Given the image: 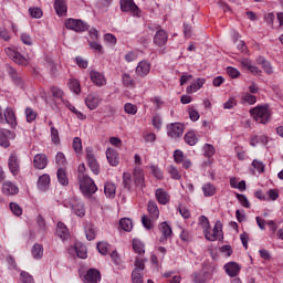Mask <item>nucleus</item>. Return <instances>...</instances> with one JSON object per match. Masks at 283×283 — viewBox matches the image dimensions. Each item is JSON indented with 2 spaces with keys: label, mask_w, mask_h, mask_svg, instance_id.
Here are the masks:
<instances>
[{
  "label": "nucleus",
  "mask_w": 283,
  "mask_h": 283,
  "mask_svg": "<svg viewBox=\"0 0 283 283\" xmlns=\"http://www.w3.org/2000/svg\"><path fill=\"white\" fill-rule=\"evenodd\" d=\"M75 63L78 65V67H82L83 70H87V60H83V57L77 56L75 57Z\"/></svg>",
  "instance_id": "69168bd1"
},
{
  "label": "nucleus",
  "mask_w": 283,
  "mask_h": 283,
  "mask_svg": "<svg viewBox=\"0 0 283 283\" xmlns=\"http://www.w3.org/2000/svg\"><path fill=\"white\" fill-rule=\"evenodd\" d=\"M133 249L135 253H138V255H144L145 253V244L138 239L133 240Z\"/></svg>",
  "instance_id": "72a5a7b5"
},
{
  "label": "nucleus",
  "mask_w": 283,
  "mask_h": 283,
  "mask_svg": "<svg viewBox=\"0 0 283 283\" xmlns=\"http://www.w3.org/2000/svg\"><path fill=\"white\" fill-rule=\"evenodd\" d=\"M33 166L35 169H45V167H48V156H45V154L35 155Z\"/></svg>",
  "instance_id": "a211bd4d"
},
{
  "label": "nucleus",
  "mask_w": 283,
  "mask_h": 283,
  "mask_svg": "<svg viewBox=\"0 0 283 283\" xmlns=\"http://www.w3.org/2000/svg\"><path fill=\"white\" fill-rule=\"evenodd\" d=\"M8 167L12 174V176H19V171L21 166L19 164V156L15 153H12L8 160Z\"/></svg>",
  "instance_id": "1a4fd4ad"
},
{
  "label": "nucleus",
  "mask_w": 283,
  "mask_h": 283,
  "mask_svg": "<svg viewBox=\"0 0 283 283\" xmlns=\"http://www.w3.org/2000/svg\"><path fill=\"white\" fill-rule=\"evenodd\" d=\"M71 209L78 218H83L85 216V205L81 201H73L71 203Z\"/></svg>",
  "instance_id": "412c9836"
},
{
  "label": "nucleus",
  "mask_w": 283,
  "mask_h": 283,
  "mask_svg": "<svg viewBox=\"0 0 283 283\" xmlns=\"http://www.w3.org/2000/svg\"><path fill=\"white\" fill-rule=\"evenodd\" d=\"M123 185L124 189H127V191H132V175L129 172L123 174Z\"/></svg>",
  "instance_id": "ea45409f"
},
{
  "label": "nucleus",
  "mask_w": 283,
  "mask_h": 283,
  "mask_svg": "<svg viewBox=\"0 0 283 283\" xmlns=\"http://www.w3.org/2000/svg\"><path fill=\"white\" fill-rule=\"evenodd\" d=\"M66 30H73V32H87L90 24L83 20L70 18L65 21Z\"/></svg>",
  "instance_id": "7ed1b4c3"
},
{
  "label": "nucleus",
  "mask_w": 283,
  "mask_h": 283,
  "mask_svg": "<svg viewBox=\"0 0 283 283\" xmlns=\"http://www.w3.org/2000/svg\"><path fill=\"white\" fill-rule=\"evenodd\" d=\"M205 238L209 242H216V240H224V234L222 233V222L217 221L214 223L212 233L211 229L205 232Z\"/></svg>",
  "instance_id": "39448f33"
},
{
  "label": "nucleus",
  "mask_w": 283,
  "mask_h": 283,
  "mask_svg": "<svg viewBox=\"0 0 283 283\" xmlns=\"http://www.w3.org/2000/svg\"><path fill=\"white\" fill-rule=\"evenodd\" d=\"M150 70H151V65L146 61H142L138 63L136 67V74L138 76H147Z\"/></svg>",
  "instance_id": "5701e85b"
},
{
  "label": "nucleus",
  "mask_w": 283,
  "mask_h": 283,
  "mask_svg": "<svg viewBox=\"0 0 283 283\" xmlns=\"http://www.w3.org/2000/svg\"><path fill=\"white\" fill-rule=\"evenodd\" d=\"M123 85L125 87H135L136 83L134 82V78H132V75L124 73L122 76Z\"/></svg>",
  "instance_id": "58836bf2"
},
{
  "label": "nucleus",
  "mask_w": 283,
  "mask_h": 283,
  "mask_svg": "<svg viewBox=\"0 0 283 283\" xmlns=\"http://www.w3.org/2000/svg\"><path fill=\"white\" fill-rule=\"evenodd\" d=\"M90 77L92 83H94V85H97V87H103V85L107 83V81L105 80V75H103L98 71H91Z\"/></svg>",
  "instance_id": "4468645a"
},
{
  "label": "nucleus",
  "mask_w": 283,
  "mask_h": 283,
  "mask_svg": "<svg viewBox=\"0 0 283 283\" xmlns=\"http://www.w3.org/2000/svg\"><path fill=\"white\" fill-rule=\"evenodd\" d=\"M151 174L157 180H163V171L157 166H150Z\"/></svg>",
  "instance_id": "6e6d98bb"
},
{
  "label": "nucleus",
  "mask_w": 283,
  "mask_h": 283,
  "mask_svg": "<svg viewBox=\"0 0 283 283\" xmlns=\"http://www.w3.org/2000/svg\"><path fill=\"white\" fill-rule=\"evenodd\" d=\"M20 39H21L22 43H24V45H32V36H30V34L22 33Z\"/></svg>",
  "instance_id": "338daca9"
},
{
  "label": "nucleus",
  "mask_w": 283,
  "mask_h": 283,
  "mask_svg": "<svg viewBox=\"0 0 283 283\" xmlns=\"http://www.w3.org/2000/svg\"><path fill=\"white\" fill-rule=\"evenodd\" d=\"M235 105H238V101H235V98L231 97L229 101H227L223 104V108L224 109H233L235 107Z\"/></svg>",
  "instance_id": "bf43d9fd"
},
{
  "label": "nucleus",
  "mask_w": 283,
  "mask_h": 283,
  "mask_svg": "<svg viewBox=\"0 0 283 283\" xmlns=\"http://www.w3.org/2000/svg\"><path fill=\"white\" fill-rule=\"evenodd\" d=\"M120 10L122 12H132L134 17H138V12H140L134 0H120Z\"/></svg>",
  "instance_id": "0eeeda50"
},
{
  "label": "nucleus",
  "mask_w": 283,
  "mask_h": 283,
  "mask_svg": "<svg viewBox=\"0 0 283 283\" xmlns=\"http://www.w3.org/2000/svg\"><path fill=\"white\" fill-rule=\"evenodd\" d=\"M199 222L205 231V233L211 229V224L209 223V219L206 216H201L199 218Z\"/></svg>",
  "instance_id": "09e8293b"
},
{
  "label": "nucleus",
  "mask_w": 283,
  "mask_h": 283,
  "mask_svg": "<svg viewBox=\"0 0 283 283\" xmlns=\"http://www.w3.org/2000/svg\"><path fill=\"white\" fill-rule=\"evenodd\" d=\"M4 120L11 127H17V116L14 115V111L12 108H7L4 111Z\"/></svg>",
  "instance_id": "cd10ccee"
},
{
  "label": "nucleus",
  "mask_w": 283,
  "mask_h": 283,
  "mask_svg": "<svg viewBox=\"0 0 283 283\" xmlns=\"http://www.w3.org/2000/svg\"><path fill=\"white\" fill-rule=\"evenodd\" d=\"M51 94L53 98H63V91L59 87H51Z\"/></svg>",
  "instance_id": "13d9d810"
},
{
  "label": "nucleus",
  "mask_w": 283,
  "mask_h": 283,
  "mask_svg": "<svg viewBox=\"0 0 283 283\" xmlns=\"http://www.w3.org/2000/svg\"><path fill=\"white\" fill-rule=\"evenodd\" d=\"M124 109L126 114H132L133 116L138 112V107L132 103L125 104Z\"/></svg>",
  "instance_id": "3c124183"
},
{
  "label": "nucleus",
  "mask_w": 283,
  "mask_h": 283,
  "mask_svg": "<svg viewBox=\"0 0 283 283\" xmlns=\"http://www.w3.org/2000/svg\"><path fill=\"white\" fill-rule=\"evenodd\" d=\"M168 172L174 180H180V178H182V176H180V171H178V168H176V166H170Z\"/></svg>",
  "instance_id": "864d4df0"
},
{
  "label": "nucleus",
  "mask_w": 283,
  "mask_h": 283,
  "mask_svg": "<svg viewBox=\"0 0 283 283\" xmlns=\"http://www.w3.org/2000/svg\"><path fill=\"white\" fill-rule=\"evenodd\" d=\"M227 74L230 76V78H238V76H240V71H238L235 67L228 66Z\"/></svg>",
  "instance_id": "5fc2aeb1"
},
{
  "label": "nucleus",
  "mask_w": 283,
  "mask_h": 283,
  "mask_svg": "<svg viewBox=\"0 0 283 283\" xmlns=\"http://www.w3.org/2000/svg\"><path fill=\"white\" fill-rule=\"evenodd\" d=\"M202 191L206 198H209L211 196H216V186L211 184H205L202 186Z\"/></svg>",
  "instance_id": "c9c22d12"
},
{
  "label": "nucleus",
  "mask_w": 283,
  "mask_h": 283,
  "mask_svg": "<svg viewBox=\"0 0 283 283\" xmlns=\"http://www.w3.org/2000/svg\"><path fill=\"white\" fill-rule=\"evenodd\" d=\"M86 233V239L88 241H92L96 238V231L94 230V228L90 227L88 229L85 230Z\"/></svg>",
  "instance_id": "0e129e2a"
},
{
  "label": "nucleus",
  "mask_w": 283,
  "mask_h": 283,
  "mask_svg": "<svg viewBox=\"0 0 283 283\" xmlns=\"http://www.w3.org/2000/svg\"><path fill=\"white\" fill-rule=\"evenodd\" d=\"M86 160L91 171L95 176H98V174H101V166L98 165V161L96 160V156H94V151H92V148H86Z\"/></svg>",
  "instance_id": "423d86ee"
},
{
  "label": "nucleus",
  "mask_w": 283,
  "mask_h": 283,
  "mask_svg": "<svg viewBox=\"0 0 283 283\" xmlns=\"http://www.w3.org/2000/svg\"><path fill=\"white\" fill-rule=\"evenodd\" d=\"M31 253L34 260H41V258H43V245L35 243L32 248Z\"/></svg>",
  "instance_id": "2f4dec72"
},
{
  "label": "nucleus",
  "mask_w": 283,
  "mask_h": 283,
  "mask_svg": "<svg viewBox=\"0 0 283 283\" xmlns=\"http://www.w3.org/2000/svg\"><path fill=\"white\" fill-rule=\"evenodd\" d=\"M85 103H86V106L88 107V109H96V107H98V105H101V96L92 93V94L87 95V97L85 98Z\"/></svg>",
  "instance_id": "f3484780"
},
{
  "label": "nucleus",
  "mask_w": 283,
  "mask_h": 283,
  "mask_svg": "<svg viewBox=\"0 0 283 283\" xmlns=\"http://www.w3.org/2000/svg\"><path fill=\"white\" fill-rule=\"evenodd\" d=\"M157 202H159V205H168L169 203V193H167V191H165L163 188H158L155 192Z\"/></svg>",
  "instance_id": "a878e982"
},
{
  "label": "nucleus",
  "mask_w": 283,
  "mask_h": 283,
  "mask_svg": "<svg viewBox=\"0 0 283 283\" xmlns=\"http://www.w3.org/2000/svg\"><path fill=\"white\" fill-rule=\"evenodd\" d=\"M147 260H143L139 258L135 259V269L132 272V282L133 283H144L143 281V272L145 271V262Z\"/></svg>",
  "instance_id": "20e7f679"
},
{
  "label": "nucleus",
  "mask_w": 283,
  "mask_h": 283,
  "mask_svg": "<svg viewBox=\"0 0 283 283\" xmlns=\"http://www.w3.org/2000/svg\"><path fill=\"white\" fill-rule=\"evenodd\" d=\"M147 211L153 220H158L160 216V210L158 209V205L156 203V201H148Z\"/></svg>",
  "instance_id": "aec40b11"
},
{
  "label": "nucleus",
  "mask_w": 283,
  "mask_h": 283,
  "mask_svg": "<svg viewBox=\"0 0 283 283\" xmlns=\"http://www.w3.org/2000/svg\"><path fill=\"white\" fill-rule=\"evenodd\" d=\"M237 199L242 207H244L245 209H251V203L249 202V199H247V196L237 193Z\"/></svg>",
  "instance_id": "49530a36"
},
{
  "label": "nucleus",
  "mask_w": 283,
  "mask_h": 283,
  "mask_svg": "<svg viewBox=\"0 0 283 283\" xmlns=\"http://www.w3.org/2000/svg\"><path fill=\"white\" fill-rule=\"evenodd\" d=\"M75 253L77 258H81V260H85V258H87V248L81 243H76Z\"/></svg>",
  "instance_id": "473e14b6"
},
{
  "label": "nucleus",
  "mask_w": 283,
  "mask_h": 283,
  "mask_svg": "<svg viewBox=\"0 0 283 283\" xmlns=\"http://www.w3.org/2000/svg\"><path fill=\"white\" fill-rule=\"evenodd\" d=\"M51 140L53 145H61V137L59 136V129L51 127Z\"/></svg>",
  "instance_id": "79ce46f5"
},
{
  "label": "nucleus",
  "mask_w": 283,
  "mask_h": 283,
  "mask_svg": "<svg viewBox=\"0 0 283 283\" xmlns=\"http://www.w3.org/2000/svg\"><path fill=\"white\" fill-rule=\"evenodd\" d=\"M252 166L254 169H256V171H259V174H264V164L262 161L254 159L252 161Z\"/></svg>",
  "instance_id": "4d7b16f0"
},
{
  "label": "nucleus",
  "mask_w": 283,
  "mask_h": 283,
  "mask_svg": "<svg viewBox=\"0 0 283 283\" xmlns=\"http://www.w3.org/2000/svg\"><path fill=\"white\" fill-rule=\"evenodd\" d=\"M185 132V126L181 123H174L168 126V136L170 138H180Z\"/></svg>",
  "instance_id": "9d476101"
},
{
  "label": "nucleus",
  "mask_w": 283,
  "mask_h": 283,
  "mask_svg": "<svg viewBox=\"0 0 283 283\" xmlns=\"http://www.w3.org/2000/svg\"><path fill=\"white\" fill-rule=\"evenodd\" d=\"M159 231L163 233V237L159 239V242H165L169 240V238H171L172 230L169 223H167V221L160 223Z\"/></svg>",
  "instance_id": "dca6fc26"
},
{
  "label": "nucleus",
  "mask_w": 283,
  "mask_h": 283,
  "mask_svg": "<svg viewBox=\"0 0 283 283\" xmlns=\"http://www.w3.org/2000/svg\"><path fill=\"white\" fill-rule=\"evenodd\" d=\"M57 180L60 185H63V187L70 185V181L67 180V176L65 175V170L63 168L57 169Z\"/></svg>",
  "instance_id": "4c0bfd02"
},
{
  "label": "nucleus",
  "mask_w": 283,
  "mask_h": 283,
  "mask_svg": "<svg viewBox=\"0 0 283 283\" xmlns=\"http://www.w3.org/2000/svg\"><path fill=\"white\" fill-rule=\"evenodd\" d=\"M174 158H175V163H182V160H185V154L182 153V150H175L174 153Z\"/></svg>",
  "instance_id": "680f3d73"
},
{
  "label": "nucleus",
  "mask_w": 283,
  "mask_h": 283,
  "mask_svg": "<svg viewBox=\"0 0 283 283\" xmlns=\"http://www.w3.org/2000/svg\"><path fill=\"white\" fill-rule=\"evenodd\" d=\"M29 13L32 19H41L43 17V11L39 7L30 8Z\"/></svg>",
  "instance_id": "c03bdc74"
},
{
  "label": "nucleus",
  "mask_w": 283,
  "mask_h": 283,
  "mask_svg": "<svg viewBox=\"0 0 283 283\" xmlns=\"http://www.w3.org/2000/svg\"><path fill=\"white\" fill-rule=\"evenodd\" d=\"M9 207H10V210L12 211V213L14 214V216H23V209L22 208H20V206H19V203H17V202H11L10 205H9Z\"/></svg>",
  "instance_id": "a18cd8bd"
},
{
  "label": "nucleus",
  "mask_w": 283,
  "mask_h": 283,
  "mask_svg": "<svg viewBox=\"0 0 283 283\" xmlns=\"http://www.w3.org/2000/svg\"><path fill=\"white\" fill-rule=\"evenodd\" d=\"M119 227L123 231H132V229H134V223L132 222V219L123 218L119 220Z\"/></svg>",
  "instance_id": "f704fd0d"
},
{
  "label": "nucleus",
  "mask_w": 283,
  "mask_h": 283,
  "mask_svg": "<svg viewBox=\"0 0 283 283\" xmlns=\"http://www.w3.org/2000/svg\"><path fill=\"white\" fill-rule=\"evenodd\" d=\"M101 280V271L96 269L87 270L86 274L84 275L85 283H98Z\"/></svg>",
  "instance_id": "ddd939ff"
},
{
  "label": "nucleus",
  "mask_w": 283,
  "mask_h": 283,
  "mask_svg": "<svg viewBox=\"0 0 283 283\" xmlns=\"http://www.w3.org/2000/svg\"><path fill=\"white\" fill-rule=\"evenodd\" d=\"M243 101H244V103H248L249 105H254V103H256L258 98L255 97V95H251L248 93L243 96Z\"/></svg>",
  "instance_id": "052dcab7"
},
{
  "label": "nucleus",
  "mask_w": 283,
  "mask_h": 283,
  "mask_svg": "<svg viewBox=\"0 0 283 283\" xmlns=\"http://www.w3.org/2000/svg\"><path fill=\"white\" fill-rule=\"evenodd\" d=\"M184 138L185 143H187V145H190V147H193V145L198 143V137H196V133L193 132L187 133Z\"/></svg>",
  "instance_id": "e433bc0d"
},
{
  "label": "nucleus",
  "mask_w": 283,
  "mask_h": 283,
  "mask_svg": "<svg viewBox=\"0 0 283 283\" xmlns=\"http://www.w3.org/2000/svg\"><path fill=\"white\" fill-rule=\"evenodd\" d=\"M77 180L80 185V191H82L83 196H87L90 198L94 196L96 191H98V187H96V184H94V179H92L90 175H82Z\"/></svg>",
  "instance_id": "f03ea898"
},
{
  "label": "nucleus",
  "mask_w": 283,
  "mask_h": 283,
  "mask_svg": "<svg viewBox=\"0 0 283 283\" xmlns=\"http://www.w3.org/2000/svg\"><path fill=\"white\" fill-rule=\"evenodd\" d=\"M97 251L102 255H107V243L106 242H98L97 243Z\"/></svg>",
  "instance_id": "e2e57ef3"
},
{
  "label": "nucleus",
  "mask_w": 283,
  "mask_h": 283,
  "mask_svg": "<svg viewBox=\"0 0 283 283\" xmlns=\"http://www.w3.org/2000/svg\"><path fill=\"white\" fill-rule=\"evenodd\" d=\"M38 189H40V191H48V189H50V175L44 174L39 177Z\"/></svg>",
  "instance_id": "393cba45"
},
{
  "label": "nucleus",
  "mask_w": 283,
  "mask_h": 283,
  "mask_svg": "<svg viewBox=\"0 0 283 283\" xmlns=\"http://www.w3.org/2000/svg\"><path fill=\"white\" fill-rule=\"evenodd\" d=\"M25 116L28 123L36 120V112H34V109H32L31 107L25 108Z\"/></svg>",
  "instance_id": "de8ad7c7"
},
{
  "label": "nucleus",
  "mask_w": 283,
  "mask_h": 283,
  "mask_svg": "<svg viewBox=\"0 0 283 283\" xmlns=\"http://www.w3.org/2000/svg\"><path fill=\"white\" fill-rule=\"evenodd\" d=\"M6 54H8V56L10 59H12V61H14V63H17L18 65H28V59H25L24 56H22L21 53H19L15 50H12L10 48L4 49Z\"/></svg>",
  "instance_id": "6e6552de"
},
{
  "label": "nucleus",
  "mask_w": 283,
  "mask_h": 283,
  "mask_svg": "<svg viewBox=\"0 0 283 283\" xmlns=\"http://www.w3.org/2000/svg\"><path fill=\"white\" fill-rule=\"evenodd\" d=\"M56 234L62 240H65V238L70 235V231L67 230V227L65 226L64 222H61V221L57 222Z\"/></svg>",
  "instance_id": "c756f323"
},
{
  "label": "nucleus",
  "mask_w": 283,
  "mask_h": 283,
  "mask_svg": "<svg viewBox=\"0 0 283 283\" xmlns=\"http://www.w3.org/2000/svg\"><path fill=\"white\" fill-rule=\"evenodd\" d=\"M203 149H205L206 158H211V156H213V154H216V148L211 144H206Z\"/></svg>",
  "instance_id": "603ef678"
},
{
  "label": "nucleus",
  "mask_w": 283,
  "mask_h": 283,
  "mask_svg": "<svg viewBox=\"0 0 283 283\" xmlns=\"http://www.w3.org/2000/svg\"><path fill=\"white\" fill-rule=\"evenodd\" d=\"M169 39V35L167 34V31L165 29H159L154 36V43L155 45H158V48H163V45L167 44V41Z\"/></svg>",
  "instance_id": "9b49d317"
},
{
  "label": "nucleus",
  "mask_w": 283,
  "mask_h": 283,
  "mask_svg": "<svg viewBox=\"0 0 283 283\" xmlns=\"http://www.w3.org/2000/svg\"><path fill=\"white\" fill-rule=\"evenodd\" d=\"M54 10L57 17H63V14H67V4L65 3V0H55Z\"/></svg>",
  "instance_id": "bb28decb"
},
{
  "label": "nucleus",
  "mask_w": 283,
  "mask_h": 283,
  "mask_svg": "<svg viewBox=\"0 0 283 283\" xmlns=\"http://www.w3.org/2000/svg\"><path fill=\"white\" fill-rule=\"evenodd\" d=\"M73 149L75 154H82L83 151V140L81 137L73 138Z\"/></svg>",
  "instance_id": "a19ab883"
},
{
  "label": "nucleus",
  "mask_w": 283,
  "mask_h": 283,
  "mask_svg": "<svg viewBox=\"0 0 283 283\" xmlns=\"http://www.w3.org/2000/svg\"><path fill=\"white\" fill-rule=\"evenodd\" d=\"M133 178L135 187H138L139 189H143L145 187V175L143 174V170L135 169Z\"/></svg>",
  "instance_id": "6ab92c4d"
},
{
  "label": "nucleus",
  "mask_w": 283,
  "mask_h": 283,
  "mask_svg": "<svg viewBox=\"0 0 283 283\" xmlns=\"http://www.w3.org/2000/svg\"><path fill=\"white\" fill-rule=\"evenodd\" d=\"M104 193L107 198L116 197V185L112 182H106L104 186Z\"/></svg>",
  "instance_id": "7c9ffc66"
},
{
  "label": "nucleus",
  "mask_w": 283,
  "mask_h": 283,
  "mask_svg": "<svg viewBox=\"0 0 283 283\" xmlns=\"http://www.w3.org/2000/svg\"><path fill=\"white\" fill-rule=\"evenodd\" d=\"M20 280L22 283H34V277H32V275L25 271L21 272Z\"/></svg>",
  "instance_id": "8fccbe9b"
},
{
  "label": "nucleus",
  "mask_w": 283,
  "mask_h": 283,
  "mask_svg": "<svg viewBox=\"0 0 283 283\" xmlns=\"http://www.w3.org/2000/svg\"><path fill=\"white\" fill-rule=\"evenodd\" d=\"M256 63L259 65H262V70L266 72V74H273V66L271 65V62L266 61L263 56H259L256 59Z\"/></svg>",
  "instance_id": "c85d7f7f"
},
{
  "label": "nucleus",
  "mask_w": 283,
  "mask_h": 283,
  "mask_svg": "<svg viewBox=\"0 0 283 283\" xmlns=\"http://www.w3.org/2000/svg\"><path fill=\"white\" fill-rule=\"evenodd\" d=\"M8 74L11 76L13 83L23 90V77L17 72V69L8 66Z\"/></svg>",
  "instance_id": "2eb2a0df"
},
{
  "label": "nucleus",
  "mask_w": 283,
  "mask_h": 283,
  "mask_svg": "<svg viewBox=\"0 0 283 283\" xmlns=\"http://www.w3.org/2000/svg\"><path fill=\"white\" fill-rule=\"evenodd\" d=\"M242 268L237 262H229L224 265V271L229 277H238V274L240 273V270Z\"/></svg>",
  "instance_id": "f8f14e48"
},
{
  "label": "nucleus",
  "mask_w": 283,
  "mask_h": 283,
  "mask_svg": "<svg viewBox=\"0 0 283 283\" xmlns=\"http://www.w3.org/2000/svg\"><path fill=\"white\" fill-rule=\"evenodd\" d=\"M2 193H4V196H17V193H19V188L12 182L6 181L2 185Z\"/></svg>",
  "instance_id": "4be33fe9"
},
{
  "label": "nucleus",
  "mask_w": 283,
  "mask_h": 283,
  "mask_svg": "<svg viewBox=\"0 0 283 283\" xmlns=\"http://www.w3.org/2000/svg\"><path fill=\"white\" fill-rule=\"evenodd\" d=\"M69 87L74 94H81V84L78 83V80H71L69 82Z\"/></svg>",
  "instance_id": "37998d69"
},
{
  "label": "nucleus",
  "mask_w": 283,
  "mask_h": 283,
  "mask_svg": "<svg viewBox=\"0 0 283 283\" xmlns=\"http://www.w3.org/2000/svg\"><path fill=\"white\" fill-rule=\"evenodd\" d=\"M251 116L260 123L261 125H266L271 120V111L269 109V104L256 106L250 109Z\"/></svg>",
  "instance_id": "f257e3e1"
},
{
  "label": "nucleus",
  "mask_w": 283,
  "mask_h": 283,
  "mask_svg": "<svg viewBox=\"0 0 283 283\" xmlns=\"http://www.w3.org/2000/svg\"><path fill=\"white\" fill-rule=\"evenodd\" d=\"M106 158L112 167L118 166V153L114 148H108L106 150Z\"/></svg>",
  "instance_id": "b1692460"
},
{
  "label": "nucleus",
  "mask_w": 283,
  "mask_h": 283,
  "mask_svg": "<svg viewBox=\"0 0 283 283\" xmlns=\"http://www.w3.org/2000/svg\"><path fill=\"white\" fill-rule=\"evenodd\" d=\"M55 160L57 165H61V166L65 165L66 163L65 155L63 153H57Z\"/></svg>",
  "instance_id": "774afa93"
}]
</instances>
